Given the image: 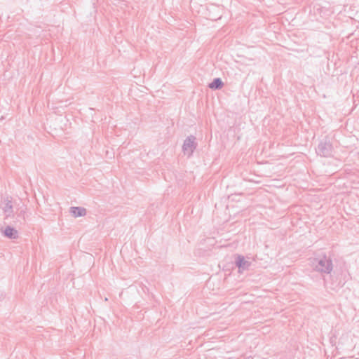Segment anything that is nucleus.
<instances>
[{
  "instance_id": "nucleus-1",
  "label": "nucleus",
  "mask_w": 359,
  "mask_h": 359,
  "mask_svg": "<svg viewBox=\"0 0 359 359\" xmlns=\"http://www.w3.org/2000/svg\"><path fill=\"white\" fill-rule=\"evenodd\" d=\"M312 265L316 271L327 274L330 273L333 269L332 259L326 256L314 259Z\"/></svg>"
},
{
  "instance_id": "nucleus-4",
  "label": "nucleus",
  "mask_w": 359,
  "mask_h": 359,
  "mask_svg": "<svg viewBox=\"0 0 359 359\" xmlns=\"http://www.w3.org/2000/svg\"><path fill=\"white\" fill-rule=\"evenodd\" d=\"M235 264L238 268L239 273L248 270L251 265V263L249 261L245 260V257L242 255H237Z\"/></svg>"
},
{
  "instance_id": "nucleus-9",
  "label": "nucleus",
  "mask_w": 359,
  "mask_h": 359,
  "mask_svg": "<svg viewBox=\"0 0 359 359\" xmlns=\"http://www.w3.org/2000/svg\"><path fill=\"white\" fill-rule=\"evenodd\" d=\"M25 215V212H24V211H21V212H20V214H19V216L22 215V220H23V222H25V215Z\"/></svg>"
},
{
  "instance_id": "nucleus-8",
  "label": "nucleus",
  "mask_w": 359,
  "mask_h": 359,
  "mask_svg": "<svg viewBox=\"0 0 359 359\" xmlns=\"http://www.w3.org/2000/svg\"><path fill=\"white\" fill-rule=\"evenodd\" d=\"M223 86V82L219 78L215 79L212 83L209 84V88L212 89H220Z\"/></svg>"
},
{
  "instance_id": "nucleus-2",
  "label": "nucleus",
  "mask_w": 359,
  "mask_h": 359,
  "mask_svg": "<svg viewBox=\"0 0 359 359\" xmlns=\"http://www.w3.org/2000/svg\"><path fill=\"white\" fill-rule=\"evenodd\" d=\"M195 140L196 138L194 136L190 135L184 142L182 145V150L184 154L188 155V156H191L194 151L196 148Z\"/></svg>"
},
{
  "instance_id": "nucleus-5",
  "label": "nucleus",
  "mask_w": 359,
  "mask_h": 359,
  "mask_svg": "<svg viewBox=\"0 0 359 359\" xmlns=\"http://www.w3.org/2000/svg\"><path fill=\"white\" fill-rule=\"evenodd\" d=\"M4 234L5 236L11 239H15L18 238V231L13 227L7 226L4 231Z\"/></svg>"
},
{
  "instance_id": "nucleus-6",
  "label": "nucleus",
  "mask_w": 359,
  "mask_h": 359,
  "mask_svg": "<svg viewBox=\"0 0 359 359\" xmlns=\"http://www.w3.org/2000/svg\"><path fill=\"white\" fill-rule=\"evenodd\" d=\"M70 212L74 217H83L86 215V209L83 207H72Z\"/></svg>"
},
{
  "instance_id": "nucleus-3",
  "label": "nucleus",
  "mask_w": 359,
  "mask_h": 359,
  "mask_svg": "<svg viewBox=\"0 0 359 359\" xmlns=\"http://www.w3.org/2000/svg\"><path fill=\"white\" fill-rule=\"evenodd\" d=\"M332 144L328 142H320L316 149L318 155L324 157H328L332 154Z\"/></svg>"
},
{
  "instance_id": "nucleus-7",
  "label": "nucleus",
  "mask_w": 359,
  "mask_h": 359,
  "mask_svg": "<svg viewBox=\"0 0 359 359\" xmlns=\"http://www.w3.org/2000/svg\"><path fill=\"white\" fill-rule=\"evenodd\" d=\"M3 211L5 214V219L13 216V205L11 201L7 200L3 207Z\"/></svg>"
}]
</instances>
